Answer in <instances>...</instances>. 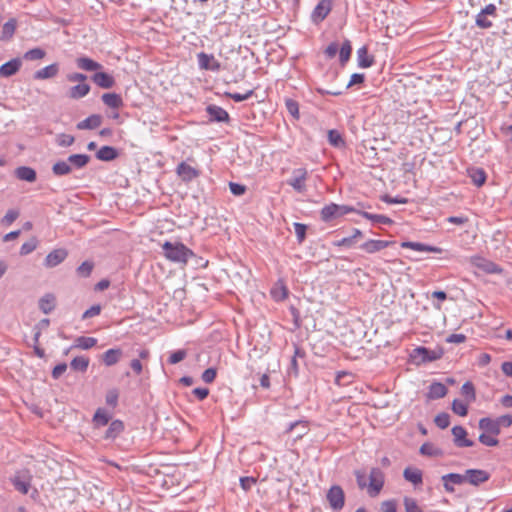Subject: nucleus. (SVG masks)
Listing matches in <instances>:
<instances>
[{"instance_id":"f257e3e1","label":"nucleus","mask_w":512,"mask_h":512,"mask_svg":"<svg viewBox=\"0 0 512 512\" xmlns=\"http://www.w3.org/2000/svg\"><path fill=\"white\" fill-rule=\"evenodd\" d=\"M163 255L171 262L187 264L188 259L193 257L194 252L186 247L182 242L165 241L162 244Z\"/></svg>"},{"instance_id":"f03ea898","label":"nucleus","mask_w":512,"mask_h":512,"mask_svg":"<svg viewBox=\"0 0 512 512\" xmlns=\"http://www.w3.org/2000/svg\"><path fill=\"white\" fill-rule=\"evenodd\" d=\"M351 212H357V210L349 205H338L335 203H330L325 205L321 209V219L325 222H328L332 219L344 216Z\"/></svg>"},{"instance_id":"7ed1b4c3","label":"nucleus","mask_w":512,"mask_h":512,"mask_svg":"<svg viewBox=\"0 0 512 512\" xmlns=\"http://www.w3.org/2000/svg\"><path fill=\"white\" fill-rule=\"evenodd\" d=\"M326 498L331 509L335 511L341 510L345 505V494L339 485L331 486L326 494Z\"/></svg>"},{"instance_id":"20e7f679","label":"nucleus","mask_w":512,"mask_h":512,"mask_svg":"<svg viewBox=\"0 0 512 512\" xmlns=\"http://www.w3.org/2000/svg\"><path fill=\"white\" fill-rule=\"evenodd\" d=\"M308 171L305 168H297L292 171V176L287 180V184L296 192L303 193L306 191V180Z\"/></svg>"},{"instance_id":"39448f33","label":"nucleus","mask_w":512,"mask_h":512,"mask_svg":"<svg viewBox=\"0 0 512 512\" xmlns=\"http://www.w3.org/2000/svg\"><path fill=\"white\" fill-rule=\"evenodd\" d=\"M384 473L380 468L374 467L369 473V493L371 496H376L380 493L384 486Z\"/></svg>"},{"instance_id":"423d86ee","label":"nucleus","mask_w":512,"mask_h":512,"mask_svg":"<svg viewBox=\"0 0 512 512\" xmlns=\"http://www.w3.org/2000/svg\"><path fill=\"white\" fill-rule=\"evenodd\" d=\"M442 356L441 350H431L426 347H417L413 350L411 357L419 362L426 363L440 359Z\"/></svg>"},{"instance_id":"0eeeda50","label":"nucleus","mask_w":512,"mask_h":512,"mask_svg":"<svg viewBox=\"0 0 512 512\" xmlns=\"http://www.w3.org/2000/svg\"><path fill=\"white\" fill-rule=\"evenodd\" d=\"M11 483L21 494H27L31 487V476L27 471H19L12 478Z\"/></svg>"},{"instance_id":"6e6552de","label":"nucleus","mask_w":512,"mask_h":512,"mask_svg":"<svg viewBox=\"0 0 512 512\" xmlns=\"http://www.w3.org/2000/svg\"><path fill=\"white\" fill-rule=\"evenodd\" d=\"M332 0H321L311 14V20L315 24L321 23L331 12Z\"/></svg>"},{"instance_id":"1a4fd4ad","label":"nucleus","mask_w":512,"mask_h":512,"mask_svg":"<svg viewBox=\"0 0 512 512\" xmlns=\"http://www.w3.org/2000/svg\"><path fill=\"white\" fill-rule=\"evenodd\" d=\"M176 174L185 183H189L200 175V171L186 162H180L176 167Z\"/></svg>"},{"instance_id":"9d476101","label":"nucleus","mask_w":512,"mask_h":512,"mask_svg":"<svg viewBox=\"0 0 512 512\" xmlns=\"http://www.w3.org/2000/svg\"><path fill=\"white\" fill-rule=\"evenodd\" d=\"M198 64L201 69L218 72L221 69L220 62L215 59L213 54L200 52L197 54Z\"/></svg>"},{"instance_id":"9b49d317","label":"nucleus","mask_w":512,"mask_h":512,"mask_svg":"<svg viewBox=\"0 0 512 512\" xmlns=\"http://www.w3.org/2000/svg\"><path fill=\"white\" fill-rule=\"evenodd\" d=\"M453 442L456 447H472L474 442L467 438V431L462 426H454L452 428Z\"/></svg>"},{"instance_id":"f8f14e48","label":"nucleus","mask_w":512,"mask_h":512,"mask_svg":"<svg viewBox=\"0 0 512 512\" xmlns=\"http://www.w3.org/2000/svg\"><path fill=\"white\" fill-rule=\"evenodd\" d=\"M466 482L478 486L489 480L490 474L482 469H468L465 471Z\"/></svg>"},{"instance_id":"ddd939ff","label":"nucleus","mask_w":512,"mask_h":512,"mask_svg":"<svg viewBox=\"0 0 512 512\" xmlns=\"http://www.w3.org/2000/svg\"><path fill=\"white\" fill-rule=\"evenodd\" d=\"M206 112L209 115V120L213 122H229L230 116L228 112L217 105L211 104L206 107Z\"/></svg>"},{"instance_id":"4468645a","label":"nucleus","mask_w":512,"mask_h":512,"mask_svg":"<svg viewBox=\"0 0 512 512\" xmlns=\"http://www.w3.org/2000/svg\"><path fill=\"white\" fill-rule=\"evenodd\" d=\"M68 256L66 249H54L51 251L44 260V265L48 268H53L62 263Z\"/></svg>"},{"instance_id":"2eb2a0df","label":"nucleus","mask_w":512,"mask_h":512,"mask_svg":"<svg viewBox=\"0 0 512 512\" xmlns=\"http://www.w3.org/2000/svg\"><path fill=\"white\" fill-rule=\"evenodd\" d=\"M125 429L123 421L115 419L109 423L104 439L114 441Z\"/></svg>"},{"instance_id":"dca6fc26","label":"nucleus","mask_w":512,"mask_h":512,"mask_svg":"<svg viewBox=\"0 0 512 512\" xmlns=\"http://www.w3.org/2000/svg\"><path fill=\"white\" fill-rule=\"evenodd\" d=\"M91 79L97 86L104 89L112 88L115 85L114 77L106 72H96Z\"/></svg>"},{"instance_id":"f3484780","label":"nucleus","mask_w":512,"mask_h":512,"mask_svg":"<svg viewBox=\"0 0 512 512\" xmlns=\"http://www.w3.org/2000/svg\"><path fill=\"white\" fill-rule=\"evenodd\" d=\"M22 62L19 58L11 59L10 61L0 66V77H10L16 74L21 68Z\"/></svg>"},{"instance_id":"a211bd4d","label":"nucleus","mask_w":512,"mask_h":512,"mask_svg":"<svg viewBox=\"0 0 512 512\" xmlns=\"http://www.w3.org/2000/svg\"><path fill=\"white\" fill-rule=\"evenodd\" d=\"M111 418L112 414L109 413L105 408H98L92 418L94 428L98 429L108 425L111 421Z\"/></svg>"},{"instance_id":"6ab92c4d","label":"nucleus","mask_w":512,"mask_h":512,"mask_svg":"<svg viewBox=\"0 0 512 512\" xmlns=\"http://www.w3.org/2000/svg\"><path fill=\"white\" fill-rule=\"evenodd\" d=\"M389 245V241L370 239L364 242L360 248L366 253L372 254L387 248Z\"/></svg>"},{"instance_id":"aec40b11","label":"nucleus","mask_w":512,"mask_h":512,"mask_svg":"<svg viewBox=\"0 0 512 512\" xmlns=\"http://www.w3.org/2000/svg\"><path fill=\"white\" fill-rule=\"evenodd\" d=\"M59 72V65L57 63L50 64L40 70H37L33 77L36 80H46L57 76Z\"/></svg>"},{"instance_id":"412c9836","label":"nucleus","mask_w":512,"mask_h":512,"mask_svg":"<svg viewBox=\"0 0 512 512\" xmlns=\"http://www.w3.org/2000/svg\"><path fill=\"white\" fill-rule=\"evenodd\" d=\"M401 246L403 248H410L417 252H431V253H441L442 252V249L439 247L427 245V244L420 243V242L407 241V242H403L401 244Z\"/></svg>"},{"instance_id":"4be33fe9","label":"nucleus","mask_w":512,"mask_h":512,"mask_svg":"<svg viewBox=\"0 0 512 512\" xmlns=\"http://www.w3.org/2000/svg\"><path fill=\"white\" fill-rule=\"evenodd\" d=\"M102 123V117L99 114H92L84 120L77 123L79 130H92L98 128Z\"/></svg>"},{"instance_id":"5701e85b","label":"nucleus","mask_w":512,"mask_h":512,"mask_svg":"<svg viewBox=\"0 0 512 512\" xmlns=\"http://www.w3.org/2000/svg\"><path fill=\"white\" fill-rule=\"evenodd\" d=\"M448 392L447 387L441 382H433L430 384L427 392V398L430 400L443 398Z\"/></svg>"},{"instance_id":"b1692460","label":"nucleus","mask_w":512,"mask_h":512,"mask_svg":"<svg viewBox=\"0 0 512 512\" xmlns=\"http://www.w3.org/2000/svg\"><path fill=\"white\" fill-rule=\"evenodd\" d=\"M479 428L494 436L499 435L501 432L496 419L489 417H484L479 420Z\"/></svg>"},{"instance_id":"393cba45","label":"nucleus","mask_w":512,"mask_h":512,"mask_svg":"<svg viewBox=\"0 0 512 512\" xmlns=\"http://www.w3.org/2000/svg\"><path fill=\"white\" fill-rule=\"evenodd\" d=\"M403 477L406 481L411 482L415 486L420 485L423 482L422 471L418 468H405L403 471Z\"/></svg>"},{"instance_id":"a878e982","label":"nucleus","mask_w":512,"mask_h":512,"mask_svg":"<svg viewBox=\"0 0 512 512\" xmlns=\"http://www.w3.org/2000/svg\"><path fill=\"white\" fill-rule=\"evenodd\" d=\"M118 150L112 146H102L96 152V158L101 161H112L118 157Z\"/></svg>"},{"instance_id":"bb28decb","label":"nucleus","mask_w":512,"mask_h":512,"mask_svg":"<svg viewBox=\"0 0 512 512\" xmlns=\"http://www.w3.org/2000/svg\"><path fill=\"white\" fill-rule=\"evenodd\" d=\"M90 91V85L87 83H78L72 86L68 91V97L71 99H81L85 97Z\"/></svg>"},{"instance_id":"cd10ccee","label":"nucleus","mask_w":512,"mask_h":512,"mask_svg":"<svg viewBox=\"0 0 512 512\" xmlns=\"http://www.w3.org/2000/svg\"><path fill=\"white\" fill-rule=\"evenodd\" d=\"M17 28V21L15 18L9 19L7 22H5L2 26L1 34H0V40L1 41H9Z\"/></svg>"},{"instance_id":"c85d7f7f","label":"nucleus","mask_w":512,"mask_h":512,"mask_svg":"<svg viewBox=\"0 0 512 512\" xmlns=\"http://www.w3.org/2000/svg\"><path fill=\"white\" fill-rule=\"evenodd\" d=\"M357 61H358V66L360 68H369L373 65L374 58H373V56H370L368 54V49L366 46H362L361 48L358 49Z\"/></svg>"},{"instance_id":"c756f323","label":"nucleus","mask_w":512,"mask_h":512,"mask_svg":"<svg viewBox=\"0 0 512 512\" xmlns=\"http://www.w3.org/2000/svg\"><path fill=\"white\" fill-rule=\"evenodd\" d=\"M56 306V298L53 294H45L39 300V308L44 314H49Z\"/></svg>"},{"instance_id":"7c9ffc66","label":"nucleus","mask_w":512,"mask_h":512,"mask_svg":"<svg viewBox=\"0 0 512 512\" xmlns=\"http://www.w3.org/2000/svg\"><path fill=\"white\" fill-rule=\"evenodd\" d=\"M15 175L18 179L27 181V182H34L37 178L36 171L28 166H20L15 170Z\"/></svg>"},{"instance_id":"2f4dec72","label":"nucleus","mask_w":512,"mask_h":512,"mask_svg":"<svg viewBox=\"0 0 512 512\" xmlns=\"http://www.w3.org/2000/svg\"><path fill=\"white\" fill-rule=\"evenodd\" d=\"M122 356V350L119 348L108 349L102 355V360L106 366L115 365Z\"/></svg>"},{"instance_id":"473e14b6","label":"nucleus","mask_w":512,"mask_h":512,"mask_svg":"<svg viewBox=\"0 0 512 512\" xmlns=\"http://www.w3.org/2000/svg\"><path fill=\"white\" fill-rule=\"evenodd\" d=\"M103 103L113 109L123 106L122 97L117 93H104L101 97Z\"/></svg>"},{"instance_id":"72a5a7b5","label":"nucleus","mask_w":512,"mask_h":512,"mask_svg":"<svg viewBox=\"0 0 512 512\" xmlns=\"http://www.w3.org/2000/svg\"><path fill=\"white\" fill-rule=\"evenodd\" d=\"M67 161L71 168L81 169L89 163L90 156L86 154H72L67 158Z\"/></svg>"},{"instance_id":"f704fd0d","label":"nucleus","mask_w":512,"mask_h":512,"mask_svg":"<svg viewBox=\"0 0 512 512\" xmlns=\"http://www.w3.org/2000/svg\"><path fill=\"white\" fill-rule=\"evenodd\" d=\"M77 67L85 71H97L102 65L88 57H80L76 60Z\"/></svg>"},{"instance_id":"c9c22d12","label":"nucleus","mask_w":512,"mask_h":512,"mask_svg":"<svg viewBox=\"0 0 512 512\" xmlns=\"http://www.w3.org/2000/svg\"><path fill=\"white\" fill-rule=\"evenodd\" d=\"M362 217L371 220L373 223L381 224V225H391L393 224V220L382 214H372L365 211H357Z\"/></svg>"},{"instance_id":"e433bc0d","label":"nucleus","mask_w":512,"mask_h":512,"mask_svg":"<svg viewBox=\"0 0 512 512\" xmlns=\"http://www.w3.org/2000/svg\"><path fill=\"white\" fill-rule=\"evenodd\" d=\"M469 177L471 178L474 185L477 187L482 186L486 181V173L481 168H472L468 171Z\"/></svg>"},{"instance_id":"4c0bfd02","label":"nucleus","mask_w":512,"mask_h":512,"mask_svg":"<svg viewBox=\"0 0 512 512\" xmlns=\"http://www.w3.org/2000/svg\"><path fill=\"white\" fill-rule=\"evenodd\" d=\"M97 344V339L94 337L79 336L75 339L73 347L80 349H90Z\"/></svg>"},{"instance_id":"58836bf2","label":"nucleus","mask_w":512,"mask_h":512,"mask_svg":"<svg viewBox=\"0 0 512 512\" xmlns=\"http://www.w3.org/2000/svg\"><path fill=\"white\" fill-rule=\"evenodd\" d=\"M72 168L71 165H69L68 161H57L52 166V172L56 176H65L71 173Z\"/></svg>"},{"instance_id":"ea45409f","label":"nucleus","mask_w":512,"mask_h":512,"mask_svg":"<svg viewBox=\"0 0 512 512\" xmlns=\"http://www.w3.org/2000/svg\"><path fill=\"white\" fill-rule=\"evenodd\" d=\"M328 141L333 147L336 148H341L345 146V141L341 133L335 129L328 131Z\"/></svg>"},{"instance_id":"a19ab883","label":"nucleus","mask_w":512,"mask_h":512,"mask_svg":"<svg viewBox=\"0 0 512 512\" xmlns=\"http://www.w3.org/2000/svg\"><path fill=\"white\" fill-rule=\"evenodd\" d=\"M89 365V358L78 356L72 359L70 366L73 370L85 372Z\"/></svg>"},{"instance_id":"79ce46f5","label":"nucleus","mask_w":512,"mask_h":512,"mask_svg":"<svg viewBox=\"0 0 512 512\" xmlns=\"http://www.w3.org/2000/svg\"><path fill=\"white\" fill-rule=\"evenodd\" d=\"M461 393L466 398L468 403H472L476 399L475 388L470 381H467L462 385Z\"/></svg>"},{"instance_id":"37998d69","label":"nucleus","mask_w":512,"mask_h":512,"mask_svg":"<svg viewBox=\"0 0 512 512\" xmlns=\"http://www.w3.org/2000/svg\"><path fill=\"white\" fill-rule=\"evenodd\" d=\"M468 402L465 403L461 400H458V399H455L453 402H452V411L459 415V416H466L467 413H468Z\"/></svg>"},{"instance_id":"c03bdc74","label":"nucleus","mask_w":512,"mask_h":512,"mask_svg":"<svg viewBox=\"0 0 512 512\" xmlns=\"http://www.w3.org/2000/svg\"><path fill=\"white\" fill-rule=\"evenodd\" d=\"M403 505L405 508V512H423L421 507L418 505L416 499L412 497H404Z\"/></svg>"},{"instance_id":"a18cd8bd","label":"nucleus","mask_w":512,"mask_h":512,"mask_svg":"<svg viewBox=\"0 0 512 512\" xmlns=\"http://www.w3.org/2000/svg\"><path fill=\"white\" fill-rule=\"evenodd\" d=\"M285 106L288 113L294 118L299 119V104L296 100L287 98L285 99Z\"/></svg>"},{"instance_id":"49530a36","label":"nucleus","mask_w":512,"mask_h":512,"mask_svg":"<svg viewBox=\"0 0 512 512\" xmlns=\"http://www.w3.org/2000/svg\"><path fill=\"white\" fill-rule=\"evenodd\" d=\"M45 55H46L45 51L42 48L37 47V48H33V49H30L27 52H25L23 57L25 60L34 61V60H40V59L44 58Z\"/></svg>"},{"instance_id":"de8ad7c7","label":"nucleus","mask_w":512,"mask_h":512,"mask_svg":"<svg viewBox=\"0 0 512 512\" xmlns=\"http://www.w3.org/2000/svg\"><path fill=\"white\" fill-rule=\"evenodd\" d=\"M420 453L426 456H440L442 451L431 443H424L420 447Z\"/></svg>"},{"instance_id":"09e8293b","label":"nucleus","mask_w":512,"mask_h":512,"mask_svg":"<svg viewBox=\"0 0 512 512\" xmlns=\"http://www.w3.org/2000/svg\"><path fill=\"white\" fill-rule=\"evenodd\" d=\"M466 475L465 474H458V473H448L446 475L442 476V480H448L454 485H461L464 482H466Z\"/></svg>"},{"instance_id":"8fccbe9b","label":"nucleus","mask_w":512,"mask_h":512,"mask_svg":"<svg viewBox=\"0 0 512 512\" xmlns=\"http://www.w3.org/2000/svg\"><path fill=\"white\" fill-rule=\"evenodd\" d=\"M476 25L481 29H489L492 27V21L488 19V16L483 13V11H480L475 18Z\"/></svg>"},{"instance_id":"3c124183","label":"nucleus","mask_w":512,"mask_h":512,"mask_svg":"<svg viewBox=\"0 0 512 512\" xmlns=\"http://www.w3.org/2000/svg\"><path fill=\"white\" fill-rule=\"evenodd\" d=\"M38 246V240L33 237L29 241L22 244L20 248V254L21 255H28L32 253Z\"/></svg>"},{"instance_id":"603ef678","label":"nucleus","mask_w":512,"mask_h":512,"mask_svg":"<svg viewBox=\"0 0 512 512\" xmlns=\"http://www.w3.org/2000/svg\"><path fill=\"white\" fill-rule=\"evenodd\" d=\"M351 51H352V48H351L350 42L345 41L339 50V58H340V62L342 64L346 63L349 60Z\"/></svg>"},{"instance_id":"864d4df0","label":"nucleus","mask_w":512,"mask_h":512,"mask_svg":"<svg viewBox=\"0 0 512 512\" xmlns=\"http://www.w3.org/2000/svg\"><path fill=\"white\" fill-rule=\"evenodd\" d=\"M253 94H254V90L251 89L243 94L225 92L224 95L230 99H233L235 102H242V101H245V100L249 99L250 97H252Z\"/></svg>"},{"instance_id":"5fc2aeb1","label":"nucleus","mask_w":512,"mask_h":512,"mask_svg":"<svg viewBox=\"0 0 512 512\" xmlns=\"http://www.w3.org/2000/svg\"><path fill=\"white\" fill-rule=\"evenodd\" d=\"M434 422L440 429H445L450 424V415L445 412L439 413L436 415Z\"/></svg>"},{"instance_id":"6e6d98bb","label":"nucleus","mask_w":512,"mask_h":512,"mask_svg":"<svg viewBox=\"0 0 512 512\" xmlns=\"http://www.w3.org/2000/svg\"><path fill=\"white\" fill-rule=\"evenodd\" d=\"M94 264L90 261H84L78 268L77 274L80 277H89L92 273Z\"/></svg>"},{"instance_id":"4d7b16f0","label":"nucleus","mask_w":512,"mask_h":512,"mask_svg":"<svg viewBox=\"0 0 512 512\" xmlns=\"http://www.w3.org/2000/svg\"><path fill=\"white\" fill-rule=\"evenodd\" d=\"M119 393L117 389H111L107 392L105 401L108 406L115 408L118 404Z\"/></svg>"},{"instance_id":"13d9d810","label":"nucleus","mask_w":512,"mask_h":512,"mask_svg":"<svg viewBox=\"0 0 512 512\" xmlns=\"http://www.w3.org/2000/svg\"><path fill=\"white\" fill-rule=\"evenodd\" d=\"M479 441L483 445L489 446V447L497 446L498 443H499V440L496 437H494V435H492V434L489 435V434H486V433L480 434Z\"/></svg>"},{"instance_id":"bf43d9fd","label":"nucleus","mask_w":512,"mask_h":512,"mask_svg":"<svg viewBox=\"0 0 512 512\" xmlns=\"http://www.w3.org/2000/svg\"><path fill=\"white\" fill-rule=\"evenodd\" d=\"M298 426H302V428H303L302 433L298 434L299 438L302 437L304 434L307 433V430H308V422L307 421L297 420V421L291 422L287 427V432H292Z\"/></svg>"},{"instance_id":"052dcab7","label":"nucleus","mask_w":512,"mask_h":512,"mask_svg":"<svg viewBox=\"0 0 512 512\" xmlns=\"http://www.w3.org/2000/svg\"><path fill=\"white\" fill-rule=\"evenodd\" d=\"M75 139L69 134H60L57 137V144L61 147H69L74 143Z\"/></svg>"},{"instance_id":"680f3d73","label":"nucleus","mask_w":512,"mask_h":512,"mask_svg":"<svg viewBox=\"0 0 512 512\" xmlns=\"http://www.w3.org/2000/svg\"><path fill=\"white\" fill-rule=\"evenodd\" d=\"M351 379H352L351 373H348L345 371H340L336 374L335 383L338 385H346L349 382H351Z\"/></svg>"},{"instance_id":"e2e57ef3","label":"nucleus","mask_w":512,"mask_h":512,"mask_svg":"<svg viewBox=\"0 0 512 512\" xmlns=\"http://www.w3.org/2000/svg\"><path fill=\"white\" fill-rule=\"evenodd\" d=\"M187 353L185 350H177L169 356L168 362L172 365L177 364L185 359Z\"/></svg>"},{"instance_id":"0e129e2a","label":"nucleus","mask_w":512,"mask_h":512,"mask_svg":"<svg viewBox=\"0 0 512 512\" xmlns=\"http://www.w3.org/2000/svg\"><path fill=\"white\" fill-rule=\"evenodd\" d=\"M306 229H307V227L305 224L297 223V222L294 223V231H295L296 237L300 243L305 239Z\"/></svg>"},{"instance_id":"69168bd1","label":"nucleus","mask_w":512,"mask_h":512,"mask_svg":"<svg viewBox=\"0 0 512 512\" xmlns=\"http://www.w3.org/2000/svg\"><path fill=\"white\" fill-rule=\"evenodd\" d=\"M19 216V212L17 210H8L5 216L2 218V223L4 225L12 224Z\"/></svg>"},{"instance_id":"338daca9","label":"nucleus","mask_w":512,"mask_h":512,"mask_svg":"<svg viewBox=\"0 0 512 512\" xmlns=\"http://www.w3.org/2000/svg\"><path fill=\"white\" fill-rule=\"evenodd\" d=\"M216 375L217 371L215 368H208L202 373L201 378L205 383H212L215 380Z\"/></svg>"},{"instance_id":"774afa93","label":"nucleus","mask_w":512,"mask_h":512,"mask_svg":"<svg viewBox=\"0 0 512 512\" xmlns=\"http://www.w3.org/2000/svg\"><path fill=\"white\" fill-rule=\"evenodd\" d=\"M382 512H397V504L395 500H386L381 504Z\"/></svg>"}]
</instances>
